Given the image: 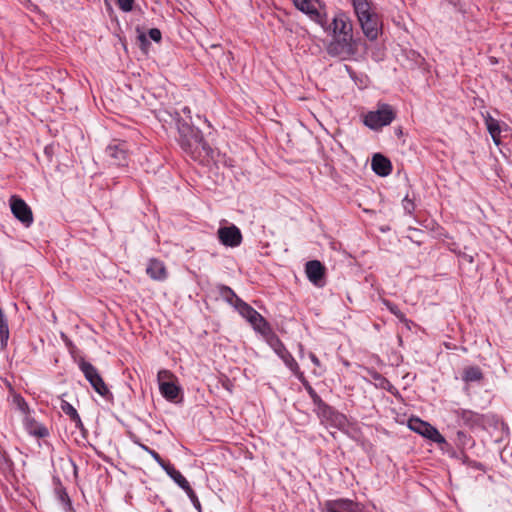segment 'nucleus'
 I'll return each mask as SVG.
<instances>
[{"instance_id":"f257e3e1","label":"nucleus","mask_w":512,"mask_h":512,"mask_svg":"<svg viewBox=\"0 0 512 512\" xmlns=\"http://www.w3.org/2000/svg\"><path fill=\"white\" fill-rule=\"evenodd\" d=\"M319 26L331 36L327 45V53L332 57L348 59L357 51V41L354 39L353 24L350 17L342 10L334 13L331 21L327 15Z\"/></svg>"},{"instance_id":"f03ea898","label":"nucleus","mask_w":512,"mask_h":512,"mask_svg":"<svg viewBox=\"0 0 512 512\" xmlns=\"http://www.w3.org/2000/svg\"><path fill=\"white\" fill-rule=\"evenodd\" d=\"M177 130L179 133L178 143L183 152L192 160L204 162L211 156L212 149L204 140L200 129L185 120L178 119Z\"/></svg>"},{"instance_id":"7ed1b4c3","label":"nucleus","mask_w":512,"mask_h":512,"mask_svg":"<svg viewBox=\"0 0 512 512\" xmlns=\"http://www.w3.org/2000/svg\"><path fill=\"white\" fill-rule=\"evenodd\" d=\"M396 113L391 105L378 103L377 109L363 115V123L372 130H379L393 122Z\"/></svg>"},{"instance_id":"20e7f679","label":"nucleus","mask_w":512,"mask_h":512,"mask_svg":"<svg viewBox=\"0 0 512 512\" xmlns=\"http://www.w3.org/2000/svg\"><path fill=\"white\" fill-rule=\"evenodd\" d=\"M79 368L84 374L86 380L100 396L106 399L112 397V393L95 366L85 360H81L79 362Z\"/></svg>"},{"instance_id":"39448f33","label":"nucleus","mask_w":512,"mask_h":512,"mask_svg":"<svg viewBox=\"0 0 512 512\" xmlns=\"http://www.w3.org/2000/svg\"><path fill=\"white\" fill-rule=\"evenodd\" d=\"M294 6L316 24H322L326 15L325 6L319 0H292Z\"/></svg>"},{"instance_id":"423d86ee","label":"nucleus","mask_w":512,"mask_h":512,"mask_svg":"<svg viewBox=\"0 0 512 512\" xmlns=\"http://www.w3.org/2000/svg\"><path fill=\"white\" fill-rule=\"evenodd\" d=\"M408 426L412 431L437 444L446 443L445 438L440 434V432L428 422L412 417L408 421Z\"/></svg>"},{"instance_id":"0eeeda50","label":"nucleus","mask_w":512,"mask_h":512,"mask_svg":"<svg viewBox=\"0 0 512 512\" xmlns=\"http://www.w3.org/2000/svg\"><path fill=\"white\" fill-rule=\"evenodd\" d=\"M11 212L24 227H30L34 222L33 212L29 205L20 197L13 195L9 200Z\"/></svg>"},{"instance_id":"6e6552de","label":"nucleus","mask_w":512,"mask_h":512,"mask_svg":"<svg viewBox=\"0 0 512 512\" xmlns=\"http://www.w3.org/2000/svg\"><path fill=\"white\" fill-rule=\"evenodd\" d=\"M360 27L363 31V34L369 40L377 39L379 32L381 31V20L379 15L374 11H370V13L364 14V16H360L358 19Z\"/></svg>"},{"instance_id":"1a4fd4ad","label":"nucleus","mask_w":512,"mask_h":512,"mask_svg":"<svg viewBox=\"0 0 512 512\" xmlns=\"http://www.w3.org/2000/svg\"><path fill=\"white\" fill-rule=\"evenodd\" d=\"M305 273L308 280L316 287L322 288L326 284V268L318 260H311L305 264Z\"/></svg>"},{"instance_id":"9d476101","label":"nucleus","mask_w":512,"mask_h":512,"mask_svg":"<svg viewBox=\"0 0 512 512\" xmlns=\"http://www.w3.org/2000/svg\"><path fill=\"white\" fill-rule=\"evenodd\" d=\"M217 235L220 243L226 247H238L243 240L240 229L235 225L220 227Z\"/></svg>"},{"instance_id":"9b49d317","label":"nucleus","mask_w":512,"mask_h":512,"mask_svg":"<svg viewBox=\"0 0 512 512\" xmlns=\"http://www.w3.org/2000/svg\"><path fill=\"white\" fill-rule=\"evenodd\" d=\"M456 414L462 423L470 429H484L486 427L487 417L484 414L467 409H459Z\"/></svg>"},{"instance_id":"f8f14e48","label":"nucleus","mask_w":512,"mask_h":512,"mask_svg":"<svg viewBox=\"0 0 512 512\" xmlns=\"http://www.w3.org/2000/svg\"><path fill=\"white\" fill-rule=\"evenodd\" d=\"M110 163L116 166H126L128 163V149L125 142H113L106 148Z\"/></svg>"},{"instance_id":"ddd939ff","label":"nucleus","mask_w":512,"mask_h":512,"mask_svg":"<svg viewBox=\"0 0 512 512\" xmlns=\"http://www.w3.org/2000/svg\"><path fill=\"white\" fill-rule=\"evenodd\" d=\"M324 512H362V507L351 499L339 498L326 501Z\"/></svg>"},{"instance_id":"4468645a","label":"nucleus","mask_w":512,"mask_h":512,"mask_svg":"<svg viewBox=\"0 0 512 512\" xmlns=\"http://www.w3.org/2000/svg\"><path fill=\"white\" fill-rule=\"evenodd\" d=\"M315 405V412L317 416L320 418L322 423H328L335 425L344 418L342 414L338 413L334 408L329 406L323 400L317 402Z\"/></svg>"},{"instance_id":"2eb2a0df","label":"nucleus","mask_w":512,"mask_h":512,"mask_svg":"<svg viewBox=\"0 0 512 512\" xmlns=\"http://www.w3.org/2000/svg\"><path fill=\"white\" fill-rule=\"evenodd\" d=\"M147 275L155 281H165L168 277V272L165 264L155 258L149 260L146 267Z\"/></svg>"},{"instance_id":"dca6fc26","label":"nucleus","mask_w":512,"mask_h":512,"mask_svg":"<svg viewBox=\"0 0 512 512\" xmlns=\"http://www.w3.org/2000/svg\"><path fill=\"white\" fill-rule=\"evenodd\" d=\"M372 170L379 176H388L392 171L391 161L382 154H375L371 161Z\"/></svg>"},{"instance_id":"f3484780","label":"nucleus","mask_w":512,"mask_h":512,"mask_svg":"<svg viewBox=\"0 0 512 512\" xmlns=\"http://www.w3.org/2000/svg\"><path fill=\"white\" fill-rule=\"evenodd\" d=\"M24 426L30 435L37 438H45L49 435L48 429L29 415L25 417Z\"/></svg>"},{"instance_id":"a211bd4d","label":"nucleus","mask_w":512,"mask_h":512,"mask_svg":"<svg viewBox=\"0 0 512 512\" xmlns=\"http://www.w3.org/2000/svg\"><path fill=\"white\" fill-rule=\"evenodd\" d=\"M253 329L260 333L265 339L273 333V330L267 320L257 311L253 318L249 319Z\"/></svg>"},{"instance_id":"6ab92c4d","label":"nucleus","mask_w":512,"mask_h":512,"mask_svg":"<svg viewBox=\"0 0 512 512\" xmlns=\"http://www.w3.org/2000/svg\"><path fill=\"white\" fill-rule=\"evenodd\" d=\"M159 390L162 396L168 401H175L180 394V387L175 381L161 383Z\"/></svg>"},{"instance_id":"aec40b11","label":"nucleus","mask_w":512,"mask_h":512,"mask_svg":"<svg viewBox=\"0 0 512 512\" xmlns=\"http://www.w3.org/2000/svg\"><path fill=\"white\" fill-rule=\"evenodd\" d=\"M485 124H486L487 130H488L489 134L491 135L494 143L496 145H499L501 143V138H500L501 127H500L499 121L497 119L493 118L491 115H487L485 117Z\"/></svg>"},{"instance_id":"412c9836","label":"nucleus","mask_w":512,"mask_h":512,"mask_svg":"<svg viewBox=\"0 0 512 512\" xmlns=\"http://www.w3.org/2000/svg\"><path fill=\"white\" fill-rule=\"evenodd\" d=\"M266 342L281 360L289 353L284 343L274 332L266 338Z\"/></svg>"},{"instance_id":"4be33fe9","label":"nucleus","mask_w":512,"mask_h":512,"mask_svg":"<svg viewBox=\"0 0 512 512\" xmlns=\"http://www.w3.org/2000/svg\"><path fill=\"white\" fill-rule=\"evenodd\" d=\"M10 331L8 326L7 317L0 307V347L1 349H5L7 347V343L9 340Z\"/></svg>"},{"instance_id":"5701e85b","label":"nucleus","mask_w":512,"mask_h":512,"mask_svg":"<svg viewBox=\"0 0 512 512\" xmlns=\"http://www.w3.org/2000/svg\"><path fill=\"white\" fill-rule=\"evenodd\" d=\"M462 379L467 383L479 382L483 379V373L478 366H468L463 370Z\"/></svg>"},{"instance_id":"b1692460","label":"nucleus","mask_w":512,"mask_h":512,"mask_svg":"<svg viewBox=\"0 0 512 512\" xmlns=\"http://www.w3.org/2000/svg\"><path fill=\"white\" fill-rule=\"evenodd\" d=\"M218 290L220 296L234 308L238 305V300H242L230 287L226 285H220Z\"/></svg>"},{"instance_id":"393cba45","label":"nucleus","mask_w":512,"mask_h":512,"mask_svg":"<svg viewBox=\"0 0 512 512\" xmlns=\"http://www.w3.org/2000/svg\"><path fill=\"white\" fill-rule=\"evenodd\" d=\"M164 470L179 485V487L182 489L188 488L189 482L173 465H166Z\"/></svg>"},{"instance_id":"a878e982","label":"nucleus","mask_w":512,"mask_h":512,"mask_svg":"<svg viewBox=\"0 0 512 512\" xmlns=\"http://www.w3.org/2000/svg\"><path fill=\"white\" fill-rule=\"evenodd\" d=\"M351 4L357 19L373 10L372 3L369 0H351Z\"/></svg>"},{"instance_id":"bb28decb","label":"nucleus","mask_w":512,"mask_h":512,"mask_svg":"<svg viewBox=\"0 0 512 512\" xmlns=\"http://www.w3.org/2000/svg\"><path fill=\"white\" fill-rule=\"evenodd\" d=\"M235 310L247 321L257 313V311L248 303L243 300H238V305L235 307Z\"/></svg>"},{"instance_id":"cd10ccee","label":"nucleus","mask_w":512,"mask_h":512,"mask_svg":"<svg viewBox=\"0 0 512 512\" xmlns=\"http://www.w3.org/2000/svg\"><path fill=\"white\" fill-rule=\"evenodd\" d=\"M298 379L303 384L304 388L306 389L307 393L309 394L310 398L312 399L313 404H316L317 402H320V400H322L321 397L314 390V388L307 381L304 374L298 375Z\"/></svg>"},{"instance_id":"c85d7f7f","label":"nucleus","mask_w":512,"mask_h":512,"mask_svg":"<svg viewBox=\"0 0 512 512\" xmlns=\"http://www.w3.org/2000/svg\"><path fill=\"white\" fill-rule=\"evenodd\" d=\"M282 361L297 378L298 375L304 374L302 371H300L298 363L290 352L284 357V359H282Z\"/></svg>"},{"instance_id":"c756f323","label":"nucleus","mask_w":512,"mask_h":512,"mask_svg":"<svg viewBox=\"0 0 512 512\" xmlns=\"http://www.w3.org/2000/svg\"><path fill=\"white\" fill-rule=\"evenodd\" d=\"M282 361L297 378L298 375L304 374L302 371H300L298 363L290 352L284 357V359H282Z\"/></svg>"},{"instance_id":"7c9ffc66","label":"nucleus","mask_w":512,"mask_h":512,"mask_svg":"<svg viewBox=\"0 0 512 512\" xmlns=\"http://www.w3.org/2000/svg\"><path fill=\"white\" fill-rule=\"evenodd\" d=\"M13 461L5 450H0V467L3 470L11 471L13 469Z\"/></svg>"},{"instance_id":"2f4dec72","label":"nucleus","mask_w":512,"mask_h":512,"mask_svg":"<svg viewBox=\"0 0 512 512\" xmlns=\"http://www.w3.org/2000/svg\"><path fill=\"white\" fill-rule=\"evenodd\" d=\"M385 305L387 309L395 315L401 322H407L405 314L398 308L396 304H393L389 301H385Z\"/></svg>"},{"instance_id":"473e14b6","label":"nucleus","mask_w":512,"mask_h":512,"mask_svg":"<svg viewBox=\"0 0 512 512\" xmlns=\"http://www.w3.org/2000/svg\"><path fill=\"white\" fill-rule=\"evenodd\" d=\"M174 379H175L174 374L171 371L166 370V369L160 370L157 374V380H158L159 386L163 382L174 381Z\"/></svg>"},{"instance_id":"72a5a7b5","label":"nucleus","mask_w":512,"mask_h":512,"mask_svg":"<svg viewBox=\"0 0 512 512\" xmlns=\"http://www.w3.org/2000/svg\"><path fill=\"white\" fill-rule=\"evenodd\" d=\"M61 410L67 415L69 416L70 420L72 418H75V416L78 415V412L77 410L73 407V405H71L69 402L63 400L61 402Z\"/></svg>"},{"instance_id":"f704fd0d","label":"nucleus","mask_w":512,"mask_h":512,"mask_svg":"<svg viewBox=\"0 0 512 512\" xmlns=\"http://www.w3.org/2000/svg\"><path fill=\"white\" fill-rule=\"evenodd\" d=\"M402 206L406 213L412 214L415 210V203L412 199H410L408 196H405L402 200Z\"/></svg>"},{"instance_id":"c9c22d12","label":"nucleus","mask_w":512,"mask_h":512,"mask_svg":"<svg viewBox=\"0 0 512 512\" xmlns=\"http://www.w3.org/2000/svg\"><path fill=\"white\" fill-rule=\"evenodd\" d=\"M116 2L124 12H130L133 9L134 0H116Z\"/></svg>"},{"instance_id":"e433bc0d","label":"nucleus","mask_w":512,"mask_h":512,"mask_svg":"<svg viewBox=\"0 0 512 512\" xmlns=\"http://www.w3.org/2000/svg\"><path fill=\"white\" fill-rule=\"evenodd\" d=\"M149 454L154 458V460L164 469L166 467V465H169L170 463H166L162 458L161 456L159 455L158 452H156L155 450H151L149 451Z\"/></svg>"},{"instance_id":"4c0bfd02","label":"nucleus","mask_w":512,"mask_h":512,"mask_svg":"<svg viewBox=\"0 0 512 512\" xmlns=\"http://www.w3.org/2000/svg\"><path fill=\"white\" fill-rule=\"evenodd\" d=\"M148 35L155 42H159L162 38L161 31L157 28L150 29Z\"/></svg>"},{"instance_id":"58836bf2","label":"nucleus","mask_w":512,"mask_h":512,"mask_svg":"<svg viewBox=\"0 0 512 512\" xmlns=\"http://www.w3.org/2000/svg\"><path fill=\"white\" fill-rule=\"evenodd\" d=\"M183 490L186 492V494L188 495V497L190 498L192 503L193 502L198 503V497L195 494L194 490L191 488L190 484L188 485V488H184Z\"/></svg>"},{"instance_id":"ea45409f","label":"nucleus","mask_w":512,"mask_h":512,"mask_svg":"<svg viewBox=\"0 0 512 512\" xmlns=\"http://www.w3.org/2000/svg\"><path fill=\"white\" fill-rule=\"evenodd\" d=\"M17 402H18L19 409L21 411H23V412H27L28 411V404L26 403V401L22 397H18L17 398Z\"/></svg>"},{"instance_id":"a19ab883","label":"nucleus","mask_w":512,"mask_h":512,"mask_svg":"<svg viewBox=\"0 0 512 512\" xmlns=\"http://www.w3.org/2000/svg\"><path fill=\"white\" fill-rule=\"evenodd\" d=\"M71 421L75 424V426L79 429H83L84 428V425L82 423V420L79 416V414L77 416H75V418H72Z\"/></svg>"},{"instance_id":"79ce46f5","label":"nucleus","mask_w":512,"mask_h":512,"mask_svg":"<svg viewBox=\"0 0 512 512\" xmlns=\"http://www.w3.org/2000/svg\"><path fill=\"white\" fill-rule=\"evenodd\" d=\"M309 358L315 366H320V360L313 352L309 353Z\"/></svg>"},{"instance_id":"37998d69","label":"nucleus","mask_w":512,"mask_h":512,"mask_svg":"<svg viewBox=\"0 0 512 512\" xmlns=\"http://www.w3.org/2000/svg\"><path fill=\"white\" fill-rule=\"evenodd\" d=\"M182 113H183L184 115H186V117H187L189 120H191V118H192V117H191V110H190V108H189V107H187V106L183 107V108H182Z\"/></svg>"},{"instance_id":"c03bdc74","label":"nucleus","mask_w":512,"mask_h":512,"mask_svg":"<svg viewBox=\"0 0 512 512\" xmlns=\"http://www.w3.org/2000/svg\"><path fill=\"white\" fill-rule=\"evenodd\" d=\"M60 499L62 502H69L68 494L65 491L60 493Z\"/></svg>"},{"instance_id":"a18cd8bd","label":"nucleus","mask_w":512,"mask_h":512,"mask_svg":"<svg viewBox=\"0 0 512 512\" xmlns=\"http://www.w3.org/2000/svg\"><path fill=\"white\" fill-rule=\"evenodd\" d=\"M463 258L468 261L469 263H472L474 261L473 256L471 255H463Z\"/></svg>"},{"instance_id":"49530a36","label":"nucleus","mask_w":512,"mask_h":512,"mask_svg":"<svg viewBox=\"0 0 512 512\" xmlns=\"http://www.w3.org/2000/svg\"><path fill=\"white\" fill-rule=\"evenodd\" d=\"M139 446L144 450L146 451L147 453H149V451H151L152 449H150L148 446L142 444V443H139Z\"/></svg>"},{"instance_id":"de8ad7c7","label":"nucleus","mask_w":512,"mask_h":512,"mask_svg":"<svg viewBox=\"0 0 512 512\" xmlns=\"http://www.w3.org/2000/svg\"><path fill=\"white\" fill-rule=\"evenodd\" d=\"M372 376H373V378H374L375 380L383 379V377H382L379 373H377V372L373 373V375H372Z\"/></svg>"},{"instance_id":"09e8293b","label":"nucleus","mask_w":512,"mask_h":512,"mask_svg":"<svg viewBox=\"0 0 512 512\" xmlns=\"http://www.w3.org/2000/svg\"><path fill=\"white\" fill-rule=\"evenodd\" d=\"M193 505H194V506H195V508H197V509H200V507H201V504H200V502H199V501H198V503H197V502H193Z\"/></svg>"},{"instance_id":"8fccbe9b","label":"nucleus","mask_w":512,"mask_h":512,"mask_svg":"<svg viewBox=\"0 0 512 512\" xmlns=\"http://www.w3.org/2000/svg\"><path fill=\"white\" fill-rule=\"evenodd\" d=\"M72 465H73V468H74V473L76 474L77 473V466L75 465L74 462H72Z\"/></svg>"},{"instance_id":"3c124183","label":"nucleus","mask_w":512,"mask_h":512,"mask_svg":"<svg viewBox=\"0 0 512 512\" xmlns=\"http://www.w3.org/2000/svg\"><path fill=\"white\" fill-rule=\"evenodd\" d=\"M140 39H141L142 41H145V40H146L145 35H143V34H142V35H140Z\"/></svg>"}]
</instances>
